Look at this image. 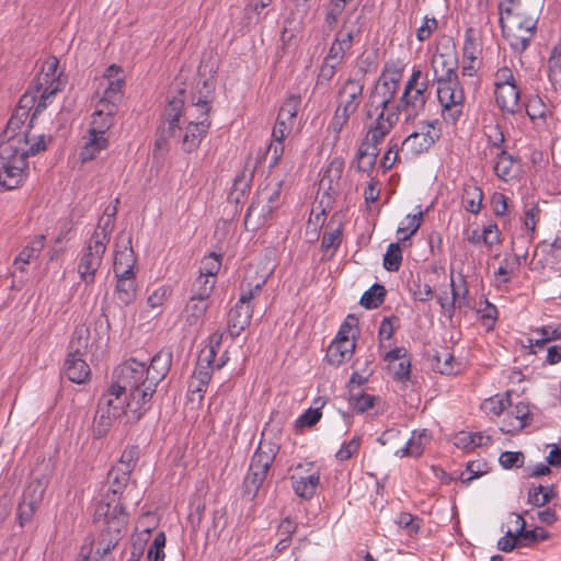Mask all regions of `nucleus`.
<instances>
[{"label": "nucleus", "instance_id": "44", "mask_svg": "<svg viewBox=\"0 0 561 561\" xmlns=\"http://www.w3.org/2000/svg\"><path fill=\"white\" fill-rule=\"evenodd\" d=\"M89 328L85 325L77 327L70 341V353L73 355H83L89 344Z\"/></svg>", "mask_w": 561, "mask_h": 561}, {"label": "nucleus", "instance_id": "27", "mask_svg": "<svg viewBox=\"0 0 561 561\" xmlns=\"http://www.w3.org/2000/svg\"><path fill=\"white\" fill-rule=\"evenodd\" d=\"M495 100L501 111L508 114H517L522 112L520 89L517 84H510L495 88Z\"/></svg>", "mask_w": 561, "mask_h": 561}, {"label": "nucleus", "instance_id": "5", "mask_svg": "<svg viewBox=\"0 0 561 561\" xmlns=\"http://www.w3.org/2000/svg\"><path fill=\"white\" fill-rule=\"evenodd\" d=\"M28 161L14 144L0 147V185L7 190L19 187L26 176Z\"/></svg>", "mask_w": 561, "mask_h": 561}, {"label": "nucleus", "instance_id": "17", "mask_svg": "<svg viewBox=\"0 0 561 561\" xmlns=\"http://www.w3.org/2000/svg\"><path fill=\"white\" fill-rule=\"evenodd\" d=\"M364 77L362 72L359 78H348L342 85L339 95L340 102L337 107L348 113H356L363 99Z\"/></svg>", "mask_w": 561, "mask_h": 561}, {"label": "nucleus", "instance_id": "48", "mask_svg": "<svg viewBox=\"0 0 561 561\" xmlns=\"http://www.w3.org/2000/svg\"><path fill=\"white\" fill-rule=\"evenodd\" d=\"M402 263V251L399 243H390L383 255V267L389 272L399 271Z\"/></svg>", "mask_w": 561, "mask_h": 561}, {"label": "nucleus", "instance_id": "38", "mask_svg": "<svg viewBox=\"0 0 561 561\" xmlns=\"http://www.w3.org/2000/svg\"><path fill=\"white\" fill-rule=\"evenodd\" d=\"M515 516H516V522L520 524L517 533H518L522 546H528L530 543H535V542L546 540L549 538V534L542 528L537 527L535 529L527 530L525 528L526 527L525 519L518 514H516Z\"/></svg>", "mask_w": 561, "mask_h": 561}, {"label": "nucleus", "instance_id": "61", "mask_svg": "<svg viewBox=\"0 0 561 561\" xmlns=\"http://www.w3.org/2000/svg\"><path fill=\"white\" fill-rule=\"evenodd\" d=\"M323 404L324 402H322L320 407H317L314 409L309 408L308 410H306L296 421V425L299 427H311L316 425L322 416L321 408L323 407Z\"/></svg>", "mask_w": 561, "mask_h": 561}, {"label": "nucleus", "instance_id": "9", "mask_svg": "<svg viewBox=\"0 0 561 561\" xmlns=\"http://www.w3.org/2000/svg\"><path fill=\"white\" fill-rule=\"evenodd\" d=\"M48 483L49 479L46 474H37L36 472L31 474L18 507V517L22 527L32 519L39 507Z\"/></svg>", "mask_w": 561, "mask_h": 561}, {"label": "nucleus", "instance_id": "30", "mask_svg": "<svg viewBox=\"0 0 561 561\" xmlns=\"http://www.w3.org/2000/svg\"><path fill=\"white\" fill-rule=\"evenodd\" d=\"M91 370L89 365L81 355L69 354L65 362V375L76 383H83L90 377Z\"/></svg>", "mask_w": 561, "mask_h": 561}, {"label": "nucleus", "instance_id": "13", "mask_svg": "<svg viewBox=\"0 0 561 561\" xmlns=\"http://www.w3.org/2000/svg\"><path fill=\"white\" fill-rule=\"evenodd\" d=\"M437 98L447 123L456 124L462 115L465 93L461 87L437 88Z\"/></svg>", "mask_w": 561, "mask_h": 561}, {"label": "nucleus", "instance_id": "29", "mask_svg": "<svg viewBox=\"0 0 561 561\" xmlns=\"http://www.w3.org/2000/svg\"><path fill=\"white\" fill-rule=\"evenodd\" d=\"M197 91L192 95V105L201 111L199 117H208L211 111L214 83L209 80L197 82Z\"/></svg>", "mask_w": 561, "mask_h": 561}, {"label": "nucleus", "instance_id": "32", "mask_svg": "<svg viewBox=\"0 0 561 561\" xmlns=\"http://www.w3.org/2000/svg\"><path fill=\"white\" fill-rule=\"evenodd\" d=\"M431 434L423 430L421 432L414 431L411 438L405 443L404 447L396 451L397 456H411L419 457L423 454L424 446L430 442Z\"/></svg>", "mask_w": 561, "mask_h": 561}, {"label": "nucleus", "instance_id": "6", "mask_svg": "<svg viewBox=\"0 0 561 561\" xmlns=\"http://www.w3.org/2000/svg\"><path fill=\"white\" fill-rule=\"evenodd\" d=\"M119 83H112L105 88L102 96L95 103L88 133L105 136V133L114 125V118L119 110L122 94Z\"/></svg>", "mask_w": 561, "mask_h": 561}, {"label": "nucleus", "instance_id": "41", "mask_svg": "<svg viewBox=\"0 0 561 561\" xmlns=\"http://www.w3.org/2000/svg\"><path fill=\"white\" fill-rule=\"evenodd\" d=\"M386 289L380 284H374L368 290H366L359 304L366 309H375L383 304L386 298Z\"/></svg>", "mask_w": 561, "mask_h": 561}, {"label": "nucleus", "instance_id": "40", "mask_svg": "<svg viewBox=\"0 0 561 561\" xmlns=\"http://www.w3.org/2000/svg\"><path fill=\"white\" fill-rule=\"evenodd\" d=\"M215 283V278L209 277L207 274H203V271H201V274L193 283L191 290L192 297H195V299L207 300L214 290Z\"/></svg>", "mask_w": 561, "mask_h": 561}, {"label": "nucleus", "instance_id": "62", "mask_svg": "<svg viewBox=\"0 0 561 561\" xmlns=\"http://www.w3.org/2000/svg\"><path fill=\"white\" fill-rule=\"evenodd\" d=\"M524 460L525 457L522 451H504L499 458L504 469L520 468L524 465Z\"/></svg>", "mask_w": 561, "mask_h": 561}, {"label": "nucleus", "instance_id": "42", "mask_svg": "<svg viewBox=\"0 0 561 561\" xmlns=\"http://www.w3.org/2000/svg\"><path fill=\"white\" fill-rule=\"evenodd\" d=\"M266 279L262 278L255 284L248 282L247 278L240 284V297L238 302L242 305H252L254 298L261 295L262 288L265 285Z\"/></svg>", "mask_w": 561, "mask_h": 561}, {"label": "nucleus", "instance_id": "7", "mask_svg": "<svg viewBox=\"0 0 561 561\" xmlns=\"http://www.w3.org/2000/svg\"><path fill=\"white\" fill-rule=\"evenodd\" d=\"M59 61L56 57L48 58L42 66L39 75L35 79L34 88L38 93V101L34 108L30 126L37 114L46 108L50 98L62 90L65 81L58 72Z\"/></svg>", "mask_w": 561, "mask_h": 561}, {"label": "nucleus", "instance_id": "3", "mask_svg": "<svg viewBox=\"0 0 561 561\" xmlns=\"http://www.w3.org/2000/svg\"><path fill=\"white\" fill-rule=\"evenodd\" d=\"M500 26L503 37L514 53H524L536 35L538 16L528 14L526 10H513L499 3Z\"/></svg>", "mask_w": 561, "mask_h": 561}, {"label": "nucleus", "instance_id": "25", "mask_svg": "<svg viewBox=\"0 0 561 561\" xmlns=\"http://www.w3.org/2000/svg\"><path fill=\"white\" fill-rule=\"evenodd\" d=\"M531 421L533 414L528 403L520 401L514 405L511 413H508L507 417L503 421L501 431L507 434L517 433L530 425Z\"/></svg>", "mask_w": 561, "mask_h": 561}, {"label": "nucleus", "instance_id": "33", "mask_svg": "<svg viewBox=\"0 0 561 561\" xmlns=\"http://www.w3.org/2000/svg\"><path fill=\"white\" fill-rule=\"evenodd\" d=\"M293 489L295 493L301 499H310L316 493V489L320 483L319 473H312L307 477L291 476Z\"/></svg>", "mask_w": 561, "mask_h": 561}, {"label": "nucleus", "instance_id": "20", "mask_svg": "<svg viewBox=\"0 0 561 561\" xmlns=\"http://www.w3.org/2000/svg\"><path fill=\"white\" fill-rule=\"evenodd\" d=\"M426 99V94H423V92L416 90V88L404 89L394 108L399 114L404 113L405 122H410L424 112Z\"/></svg>", "mask_w": 561, "mask_h": 561}, {"label": "nucleus", "instance_id": "52", "mask_svg": "<svg viewBox=\"0 0 561 561\" xmlns=\"http://www.w3.org/2000/svg\"><path fill=\"white\" fill-rule=\"evenodd\" d=\"M398 119L399 113L396 108L393 111H383V108H381V112L378 114V117L371 127L389 134L393 126L397 124Z\"/></svg>", "mask_w": 561, "mask_h": 561}, {"label": "nucleus", "instance_id": "16", "mask_svg": "<svg viewBox=\"0 0 561 561\" xmlns=\"http://www.w3.org/2000/svg\"><path fill=\"white\" fill-rule=\"evenodd\" d=\"M401 75L396 72L391 77L382 76L369 96L370 105H375L376 108H383L388 111L389 105L393 101L400 84Z\"/></svg>", "mask_w": 561, "mask_h": 561}, {"label": "nucleus", "instance_id": "24", "mask_svg": "<svg viewBox=\"0 0 561 561\" xmlns=\"http://www.w3.org/2000/svg\"><path fill=\"white\" fill-rule=\"evenodd\" d=\"M253 314V305H242L236 302L228 312L227 328L232 339L239 336L250 324Z\"/></svg>", "mask_w": 561, "mask_h": 561}, {"label": "nucleus", "instance_id": "39", "mask_svg": "<svg viewBox=\"0 0 561 561\" xmlns=\"http://www.w3.org/2000/svg\"><path fill=\"white\" fill-rule=\"evenodd\" d=\"M377 400H379L378 397L365 393L359 388H352L350 390V405L358 413H365L366 411L371 409Z\"/></svg>", "mask_w": 561, "mask_h": 561}, {"label": "nucleus", "instance_id": "64", "mask_svg": "<svg viewBox=\"0 0 561 561\" xmlns=\"http://www.w3.org/2000/svg\"><path fill=\"white\" fill-rule=\"evenodd\" d=\"M485 135L491 147L503 149L505 137L502 128L499 125H490L486 127Z\"/></svg>", "mask_w": 561, "mask_h": 561}, {"label": "nucleus", "instance_id": "59", "mask_svg": "<svg viewBox=\"0 0 561 561\" xmlns=\"http://www.w3.org/2000/svg\"><path fill=\"white\" fill-rule=\"evenodd\" d=\"M103 79L107 81V85L105 88L112 87V83L115 82L119 83L122 98L124 96L125 80L123 77V69L119 66L115 64L108 66L104 72Z\"/></svg>", "mask_w": 561, "mask_h": 561}, {"label": "nucleus", "instance_id": "10", "mask_svg": "<svg viewBox=\"0 0 561 561\" xmlns=\"http://www.w3.org/2000/svg\"><path fill=\"white\" fill-rule=\"evenodd\" d=\"M184 102V88L176 89L175 93L169 98L162 114V123L158 128L162 140H169L180 135L181 127L179 126V121L183 113Z\"/></svg>", "mask_w": 561, "mask_h": 561}, {"label": "nucleus", "instance_id": "31", "mask_svg": "<svg viewBox=\"0 0 561 561\" xmlns=\"http://www.w3.org/2000/svg\"><path fill=\"white\" fill-rule=\"evenodd\" d=\"M344 170V160L341 157H335L331 160L327 169L324 170V173L322 175V179L320 180V188H323L325 191H334L335 186L339 185V182L341 180L342 173Z\"/></svg>", "mask_w": 561, "mask_h": 561}, {"label": "nucleus", "instance_id": "26", "mask_svg": "<svg viewBox=\"0 0 561 561\" xmlns=\"http://www.w3.org/2000/svg\"><path fill=\"white\" fill-rule=\"evenodd\" d=\"M355 340L352 337L336 336L329 345L325 354L327 360L334 366H340L351 359L355 351Z\"/></svg>", "mask_w": 561, "mask_h": 561}, {"label": "nucleus", "instance_id": "22", "mask_svg": "<svg viewBox=\"0 0 561 561\" xmlns=\"http://www.w3.org/2000/svg\"><path fill=\"white\" fill-rule=\"evenodd\" d=\"M130 478V473L113 467L107 474V482L110 484L108 491L102 496L99 503H107L113 505H123L121 503V495L126 488Z\"/></svg>", "mask_w": 561, "mask_h": 561}, {"label": "nucleus", "instance_id": "37", "mask_svg": "<svg viewBox=\"0 0 561 561\" xmlns=\"http://www.w3.org/2000/svg\"><path fill=\"white\" fill-rule=\"evenodd\" d=\"M483 199L482 190L474 184L465 185L462 191V204L467 211L478 214Z\"/></svg>", "mask_w": 561, "mask_h": 561}, {"label": "nucleus", "instance_id": "55", "mask_svg": "<svg viewBox=\"0 0 561 561\" xmlns=\"http://www.w3.org/2000/svg\"><path fill=\"white\" fill-rule=\"evenodd\" d=\"M339 65H334L333 62L327 61L323 59L322 65L320 67V71L317 77L316 88L317 89H328L331 80L334 78L336 73V67Z\"/></svg>", "mask_w": 561, "mask_h": 561}, {"label": "nucleus", "instance_id": "50", "mask_svg": "<svg viewBox=\"0 0 561 561\" xmlns=\"http://www.w3.org/2000/svg\"><path fill=\"white\" fill-rule=\"evenodd\" d=\"M513 164V156L510 154L505 149H501V151L497 153L496 162L494 164L495 174L502 180H507V178L511 175Z\"/></svg>", "mask_w": 561, "mask_h": 561}, {"label": "nucleus", "instance_id": "12", "mask_svg": "<svg viewBox=\"0 0 561 561\" xmlns=\"http://www.w3.org/2000/svg\"><path fill=\"white\" fill-rule=\"evenodd\" d=\"M106 248L103 247V242L95 240L89 241L78 263V273L80 279L87 285L93 284L95 280V274L100 268L105 253Z\"/></svg>", "mask_w": 561, "mask_h": 561}, {"label": "nucleus", "instance_id": "60", "mask_svg": "<svg viewBox=\"0 0 561 561\" xmlns=\"http://www.w3.org/2000/svg\"><path fill=\"white\" fill-rule=\"evenodd\" d=\"M360 443H362V438L359 436H355L350 442L343 443L341 448L337 450L335 457L340 461H345V460L351 459L354 455H356L358 453Z\"/></svg>", "mask_w": 561, "mask_h": 561}, {"label": "nucleus", "instance_id": "2", "mask_svg": "<svg viewBox=\"0 0 561 561\" xmlns=\"http://www.w3.org/2000/svg\"><path fill=\"white\" fill-rule=\"evenodd\" d=\"M94 523L100 524L101 533L94 542V554L103 558L113 550L123 538L128 524V515L123 505L111 506L98 503L94 512Z\"/></svg>", "mask_w": 561, "mask_h": 561}, {"label": "nucleus", "instance_id": "23", "mask_svg": "<svg viewBox=\"0 0 561 561\" xmlns=\"http://www.w3.org/2000/svg\"><path fill=\"white\" fill-rule=\"evenodd\" d=\"M197 122H190L182 137V150L191 153L195 151L210 127L208 117H197Z\"/></svg>", "mask_w": 561, "mask_h": 561}, {"label": "nucleus", "instance_id": "54", "mask_svg": "<svg viewBox=\"0 0 561 561\" xmlns=\"http://www.w3.org/2000/svg\"><path fill=\"white\" fill-rule=\"evenodd\" d=\"M140 450L137 446H130L127 447L119 459L118 465L115 467L117 469H121L125 472L131 473L134 470L136 462L139 458Z\"/></svg>", "mask_w": 561, "mask_h": 561}, {"label": "nucleus", "instance_id": "49", "mask_svg": "<svg viewBox=\"0 0 561 561\" xmlns=\"http://www.w3.org/2000/svg\"><path fill=\"white\" fill-rule=\"evenodd\" d=\"M549 80L556 85H561V47L556 46L548 59Z\"/></svg>", "mask_w": 561, "mask_h": 561}, {"label": "nucleus", "instance_id": "43", "mask_svg": "<svg viewBox=\"0 0 561 561\" xmlns=\"http://www.w3.org/2000/svg\"><path fill=\"white\" fill-rule=\"evenodd\" d=\"M208 309V304L204 299H195L191 296L188 304L186 305V321L190 325L196 324L199 319L204 317Z\"/></svg>", "mask_w": 561, "mask_h": 561}, {"label": "nucleus", "instance_id": "18", "mask_svg": "<svg viewBox=\"0 0 561 561\" xmlns=\"http://www.w3.org/2000/svg\"><path fill=\"white\" fill-rule=\"evenodd\" d=\"M116 251L114 257V273L123 275H134L135 264L137 262L136 254L131 247V237L124 232H119L116 241Z\"/></svg>", "mask_w": 561, "mask_h": 561}, {"label": "nucleus", "instance_id": "28", "mask_svg": "<svg viewBox=\"0 0 561 561\" xmlns=\"http://www.w3.org/2000/svg\"><path fill=\"white\" fill-rule=\"evenodd\" d=\"M45 245V237L43 234L34 237L16 255L13 265L20 272L26 271V265L36 261Z\"/></svg>", "mask_w": 561, "mask_h": 561}, {"label": "nucleus", "instance_id": "11", "mask_svg": "<svg viewBox=\"0 0 561 561\" xmlns=\"http://www.w3.org/2000/svg\"><path fill=\"white\" fill-rule=\"evenodd\" d=\"M440 137V127L437 119L422 123L420 131L411 133L402 141V150L412 156L427 151Z\"/></svg>", "mask_w": 561, "mask_h": 561}, {"label": "nucleus", "instance_id": "46", "mask_svg": "<svg viewBox=\"0 0 561 561\" xmlns=\"http://www.w3.org/2000/svg\"><path fill=\"white\" fill-rule=\"evenodd\" d=\"M301 99L299 95L289 96L280 106L277 118L293 125L294 118L297 115Z\"/></svg>", "mask_w": 561, "mask_h": 561}, {"label": "nucleus", "instance_id": "15", "mask_svg": "<svg viewBox=\"0 0 561 561\" xmlns=\"http://www.w3.org/2000/svg\"><path fill=\"white\" fill-rule=\"evenodd\" d=\"M36 95L28 96L27 94L23 95L20 99L18 108L13 112L3 134L1 135L2 139L5 140L4 144H14L15 146L22 144L23 135H19V130L23 127L24 123L28 118V104L34 102Z\"/></svg>", "mask_w": 561, "mask_h": 561}, {"label": "nucleus", "instance_id": "47", "mask_svg": "<svg viewBox=\"0 0 561 561\" xmlns=\"http://www.w3.org/2000/svg\"><path fill=\"white\" fill-rule=\"evenodd\" d=\"M115 227V220L106 217H101L98 226L90 238L91 241L95 242V240L102 241L103 247H107V243L110 242V237Z\"/></svg>", "mask_w": 561, "mask_h": 561}, {"label": "nucleus", "instance_id": "19", "mask_svg": "<svg viewBox=\"0 0 561 561\" xmlns=\"http://www.w3.org/2000/svg\"><path fill=\"white\" fill-rule=\"evenodd\" d=\"M172 365V352L169 348H162L153 355L150 365L147 366V390L157 391L158 385L165 378Z\"/></svg>", "mask_w": 561, "mask_h": 561}, {"label": "nucleus", "instance_id": "36", "mask_svg": "<svg viewBox=\"0 0 561 561\" xmlns=\"http://www.w3.org/2000/svg\"><path fill=\"white\" fill-rule=\"evenodd\" d=\"M117 277L116 293L118 300L124 305H129L136 297V282L134 275L115 274Z\"/></svg>", "mask_w": 561, "mask_h": 561}, {"label": "nucleus", "instance_id": "57", "mask_svg": "<svg viewBox=\"0 0 561 561\" xmlns=\"http://www.w3.org/2000/svg\"><path fill=\"white\" fill-rule=\"evenodd\" d=\"M358 36L357 27H348L344 22L341 30L336 33L335 39L348 51L352 48L354 39Z\"/></svg>", "mask_w": 561, "mask_h": 561}, {"label": "nucleus", "instance_id": "35", "mask_svg": "<svg viewBox=\"0 0 561 561\" xmlns=\"http://www.w3.org/2000/svg\"><path fill=\"white\" fill-rule=\"evenodd\" d=\"M107 147L108 139L105 136L89 133V138L79 153L80 160L82 162L91 161Z\"/></svg>", "mask_w": 561, "mask_h": 561}, {"label": "nucleus", "instance_id": "4", "mask_svg": "<svg viewBox=\"0 0 561 561\" xmlns=\"http://www.w3.org/2000/svg\"><path fill=\"white\" fill-rule=\"evenodd\" d=\"M279 451V445L262 439L254 451L243 481L244 495L253 500L267 478L268 471Z\"/></svg>", "mask_w": 561, "mask_h": 561}, {"label": "nucleus", "instance_id": "51", "mask_svg": "<svg viewBox=\"0 0 561 561\" xmlns=\"http://www.w3.org/2000/svg\"><path fill=\"white\" fill-rule=\"evenodd\" d=\"M526 114L531 121L545 118L548 112L546 103L539 95L530 96L524 105Z\"/></svg>", "mask_w": 561, "mask_h": 561}, {"label": "nucleus", "instance_id": "8", "mask_svg": "<svg viewBox=\"0 0 561 561\" xmlns=\"http://www.w3.org/2000/svg\"><path fill=\"white\" fill-rule=\"evenodd\" d=\"M280 205V183L263 187L252 202L244 217L247 230H255L265 225L272 213Z\"/></svg>", "mask_w": 561, "mask_h": 561}, {"label": "nucleus", "instance_id": "53", "mask_svg": "<svg viewBox=\"0 0 561 561\" xmlns=\"http://www.w3.org/2000/svg\"><path fill=\"white\" fill-rule=\"evenodd\" d=\"M510 397L511 393L507 391L502 398L499 396L489 398L483 402L482 408L494 415H500L507 407L512 405Z\"/></svg>", "mask_w": 561, "mask_h": 561}, {"label": "nucleus", "instance_id": "56", "mask_svg": "<svg viewBox=\"0 0 561 561\" xmlns=\"http://www.w3.org/2000/svg\"><path fill=\"white\" fill-rule=\"evenodd\" d=\"M422 217H423V211H421V210L417 214L408 216V219H409L408 226L399 227L397 230V236L400 241H407L414 233H416V231L419 230V228L421 226Z\"/></svg>", "mask_w": 561, "mask_h": 561}, {"label": "nucleus", "instance_id": "1", "mask_svg": "<svg viewBox=\"0 0 561 561\" xmlns=\"http://www.w3.org/2000/svg\"><path fill=\"white\" fill-rule=\"evenodd\" d=\"M148 369L144 362L130 358L121 364L114 371L115 390L125 391L129 396L127 405L136 419H139L148 408L156 391L147 390Z\"/></svg>", "mask_w": 561, "mask_h": 561}, {"label": "nucleus", "instance_id": "45", "mask_svg": "<svg viewBox=\"0 0 561 561\" xmlns=\"http://www.w3.org/2000/svg\"><path fill=\"white\" fill-rule=\"evenodd\" d=\"M214 359H210L206 356L199 354L195 370L193 373V379L199 381V386H208L211 371L210 369L214 367Z\"/></svg>", "mask_w": 561, "mask_h": 561}, {"label": "nucleus", "instance_id": "21", "mask_svg": "<svg viewBox=\"0 0 561 561\" xmlns=\"http://www.w3.org/2000/svg\"><path fill=\"white\" fill-rule=\"evenodd\" d=\"M128 401L129 396L125 391L115 390V385L112 383L106 393L100 398L98 407L112 417L118 419L129 410Z\"/></svg>", "mask_w": 561, "mask_h": 561}, {"label": "nucleus", "instance_id": "58", "mask_svg": "<svg viewBox=\"0 0 561 561\" xmlns=\"http://www.w3.org/2000/svg\"><path fill=\"white\" fill-rule=\"evenodd\" d=\"M115 419L106 414L102 408L98 407L95 414L94 434L96 437H102L106 434Z\"/></svg>", "mask_w": 561, "mask_h": 561}, {"label": "nucleus", "instance_id": "14", "mask_svg": "<svg viewBox=\"0 0 561 561\" xmlns=\"http://www.w3.org/2000/svg\"><path fill=\"white\" fill-rule=\"evenodd\" d=\"M434 81L438 87H460L457 75V59L453 55L435 54L432 59Z\"/></svg>", "mask_w": 561, "mask_h": 561}, {"label": "nucleus", "instance_id": "63", "mask_svg": "<svg viewBox=\"0 0 561 561\" xmlns=\"http://www.w3.org/2000/svg\"><path fill=\"white\" fill-rule=\"evenodd\" d=\"M438 27V22L435 18L425 16L423 24L416 30V38L420 42L428 39L433 32Z\"/></svg>", "mask_w": 561, "mask_h": 561}, {"label": "nucleus", "instance_id": "34", "mask_svg": "<svg viewBox=\"0 0 561 561\" xmlns=\"http://www.w3.org/2000/svg\"><path fill=\"white\" fill-rule=\"evenodd\" d=\"M51 140V136L39 135L37 137L31 138L30 130H26L23 134L22 144L18 145V149L20 153H25V160L30 156H35L44 150H46L47 142Z\"/></svg>", "mask_w": 561, "mask_h": 561}]
</instances>
